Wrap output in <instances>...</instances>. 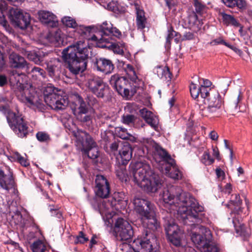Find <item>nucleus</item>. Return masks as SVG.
Segmentation results:
<instances>
[{
	"label": "nucleus",
	"instance_id": "obj_35",
	"mask_svg": "<svg viewBox=\"0 0 252 252\" xmlns=\"http://www.w3.org/2000/svg\"><path fill=\"white\" fill-rule=\"evenodd\" d=\"M223 3L227 7L238 8L243 10L246 8L247 3L245 0H221Z\"/></svg>",
	"mask_w": 252,
	"mask_h": 252
},
{
	"label": "nucleus",
	"instance_id": "obj_64",
	"mask_svg": "<svg viewBox=\"0 0 252 252\" xmlns=\"http://www.w3.org/2000/svg\"><path fill=\"white\" fill-rule=\"evenodd\" d=\"M209 137L212 140L217 141L219 135L215 131H211L209 134Z\"/></svg>",
	"mask_w": 252,
	"mask_h": 252
},
{
	"label": "nucleus",
	"instance_id": "obj_30",
	"mask_svg": "<svg viewBox=\"0 0 252 252\" xmlns=\"http://www.w3.org/2000/svg\"><path fill=\"white\" fill-rule=\"evenodd\" d=\"M135 8L136 14V23L137 29L143 30L146 27L147 24V19L145 15V12L140 8L137 4H135Z\"/></svg>",
	"mask_w": 252,
	"mask_h": 252
},
{
	"label": "nucleus",
	"instance_id": "obj_60",
	"mask_svg": "<svg viewBox=\"0 0 252 252\" xmlns=\"http://www.w3.org/2000/svg\"><path fill=\"white\" fill-rule=\"evenodd\" d=\"M37 54H38V58H39V64H40V63L43 61L44 58L46 55H47V54L44 53L42 51H38Z\"/></svg>",
	"mask_w": 252,
	"mask_h": 252
},
{
	"label": "nucleus",
	"instance_id": "obj_62",
	"mask_svg": "<svg viewBox=\"0 0 252 252\" xmlns=\"http://www.w3.org/2000/svg\"><path fill=\"white\" fill-rule=\"evenodd\" d=\"M39 241L34 242L32 245V249L33 252H40L39 246Z\"/></svg>",
	"mask_w": 252,
	"mask_h": 252
},
{
	"label": "nucleus",
	"instance_id": "obj_61",
	"mask_svg": "<svg viewBox=\"0 0 252 252\" xmlns=\"http://www.w3.org/2000/svg\"><path fill=\"white\" fill-rule=\"evenodd\" d=\"M213 156L216 157L218 160H220V157L218 148L217 147H213Z\"/></svg>",
	"mask_w": 252,
	"mask_h": 252
},
{
	"label": "nucleus",
	"instance_id": "obj_5",
	"mask_svg": "<svg viewBox=\"0 0 252 252\" xmlns=\"http://www.w3.org/2000/svg\"><path fill=\"white\" fill-rule=\"evenodd\" d=\"M23 74L16 70H10L9 73V81L11 89L15 93L18 99L29 107L36 105V99L33 96H27L28 90L25 89V85L22 82Z\"/></svg>",
	"mask_w": 252,
	"mask_h": 252
},
{
	"label": "nucleus",
	"instance_id": "obj_38",
	"mask_svg": "<svg viewBox=\"0 0 252 252\" xmlns=\"http://www.w3.org/2000/svg\"><path fill=\"white\" fill-rule=\"evenodd\" d=\"M78 102L79 103V106L77 108L73 110V114L76 117H78V115L85 114L88 113V109L86 104L82 98H79Z\"/></svg>",
	"mask_w": 252,
	"mask_h": 252
},
{
	"label": "nucleus",
	"instance_id": "obj_25",
	"mask_svg": "<svg viewBox=\"0 0 252 252\" xmlns=\"http://www.w3.org/2000/svg\"><path fill=\"white\" fill-rule=\"evenodd\" d=\"M46 69L50 77L59 76L61 73L62 62L58 59H53L46 63Z\"/></svg>",
	"mask_w": 252,
	"mask_h": 252
},
{
	"label": "nucleus",
	"instance_id": "obj_23",
	"mask_svg": "<svg viewBox=\"0 0 252 252\" xmlns=\"http://www.w3.org/2000/svg\"><path fill=\"white\" fill-rule=\"evenodd\" d=\"M163 220L164 227L167 236L180 232L178 225L171 217V213L167 212L166 216L163 218Z\"/></svg>",
	"mask_w": 252,
	"mask_h": 252
},
{
	"label": "nucleus",
	"instance_id": "obj_48",
	"mask_svg": "<svg viewBox=\"0 0 252 252\" xmlns=\"http://www.w3.org/2000/svg\"><path fill=\"white\" fill-rule=\"evenodd\" d=\"M136 117L133 115L126 114L122 117L123 123L126 125H130L134 123Z\"/></svg>",
	"mask_w": 252,
	"mask_h": 252
},
{
	"label": "nucleus",
	"instance_id": "obj_8",
	"mask_svg": "<svg viewBox=\"0 0 252 252\" xmlns=\"http://www.w3.org/2000/svg\"><path fill=\"white\" fill-rule=\"evenodd\" d=\"M57 92V89L52 85L48 84L43 90L44 101L53 109H64L67 105L66 99Z\"/></svg>",
	"mask_w": 252,
	"mask_h": 252
},
{
	"label": "nucleus",
	"instance_id": "obj_29",
	"mask_svg": "<svg viewBox=\"0 0 252 252\" xmlns=\"http://www.w3.org/2000/svg\"><path fill=\"white\" fill-rule=\"evenodd\" d=\"M165 172L167 176L174 180H181L183 177V173L177 167L175 160L174 163L172 165L171 164L165 165Z\"/></svg>",
	"mask_w": 252,
	"mask_h": 252
},
{
	"label": "nucleus",
	"instance_id": "obj_37",
	"mask_svg": "<svg viewBox=\"0 0 252 252\" xmlns=\"http://www.w3.org/2000/svg\"><path fill=\"white\" fill-rule=\"evenodd\" d=\"M116 131L118 136L121 139L128 140L132 142L136 141V138L128 132L127 129L125 128L118 127L117 128Z\"/></svg>",
	"mask_w": 252,
	"mask_h": 252
},
{
	"label": "nucleus",
	"instance_id": "obj_44",
	"mask_svg": "<svg viewBox=\"0 0 252 252\" xmlns=\"http://www.w3.org/2000/svg\"><path fill=\"white\" fill-rule=\"evenodd\" d=\"M177 35V32H176L172 27H170L168 30V34L166 38L165 47L169 48L170 47L171 41L172 39Z\"/></svg>",
	"mask_w": 252,
	"mask_h": 252
},
{
	"label": "nucleus",
	"instance_id": "obj_7",
	"mask_svg": "<svg viewBox=\"0 0 252 252\" xmlns=\"http://www.w3.org/2000/svg\"><path fill=\"white\" fill-rule=\"evenodd\" d=\"M10 127L20 138L26 137L28 134V126L24 117L18 111L14 112L5 106L1 107Z\"/></svg>",
	"mask_w": 252,
	"mask_h": 252
},
{
	"label": "nucleus",
	"instance_id": "obj_42",
	"mask_svg": "<svg viewBox=\"0 0 252 252\" xmlns=\"http://www.w3.org/2000/svg\"><path fill=\"white\" fill-rule=\"evenodd\" d=\"M30 72L32 74V77H35L36 79H44L46 77V72L44 69L39 67H33Z\"/></svg>",
	"mask_w": 252,
	"mask_h": 252
},
{
	"label": "nucleus",
	"instance_id": "obj_19",
	"mask_svg": "<svg viewBox=\"0 0 252 252\" xmlns=\"http://www.w3.org/2000/svg\"><path fill=\"white\" fill-rule=\"evenodd\" d=\"M141 217L144 226L154 231L159 227V223L156 218L154 209Z\"/></svg>",
	"mask_w": 252,
	"mask_h": 252
},
{
	"label": "nucleus",
	"instance_id": "obj_57",
	"mask_svg": "<svg viewBox=\"0 0 252 252\" xmlns=\"http://www.w3.org/2000/svg\"><path fill=\"white\" fill-rule=\"evenodd\" d=\"M8 83L7 77L4 75H0V87H2L6 85Z\"/></svg>",
	"mask_w": 252,
	"mask_h": 252
},
{
	"label": "nucleus",
	"instance_id": "obj_33",
	"mask_svg": "<svg viewBox=\"0 0 252 252\" xmlns=\"http://www.w3.org/2000/svg\"><path fill=\"white\" fill-rule=\"evenodd\" d=\"M242 201L240 199V196L237 194H233L231 195L230 201L227 205L228 208L239 212L241 210V205Z\"/></svg>",
	"mask_w": 252,
	"mask_h": 252
},
{
	"label": "nucleus",
	"instance_id": "obj_59",
	"mask_svg": "<svg viewBox=\"0 0 252 252\" xmlns=\"http://www.w3.org/2000/svg\"><path fill=\"white\" fill-rule=\"evenodd\" d=\"M50 211L52 213L53 216H57L58 218H60L62 217V214L58 209H54L51 207Z\"/></svg>",
	"mask_w": 252,
	"mask_h": 252
},
{
	"label": "nucleus",
	"instance_id": "obj_20",
	"mask_svg": "<svg viewBox=\"0 0 252 252\" xmlns=\"http://www.w3.org/2000/svg\"><path fill=\"white\" fill-rule=\"evenodd\" d=\"M132 150L131 146L127 143L120 146L117 159L123 165H126L132 158Z\"/></svg>",
	"mask_w": 252,
	"mask_h": 252
},
{
	"label": "nucleus",
	"instance_id": "obj_53",
	"mask_svg": "<svg viewBox=\"0 0 252 252\" xmlns=\"http://www.w3.org/2000/svg\"><path fill=\"white\" fill-rule=\"evenodd\" d=\"M37 140L40 142H47L50 140L48 134L43 132H38L36 135Z\"/></svg>",
	"mask_w": 252,
	"mask_h": 252
},
{
	"label": "nucleus",
	"instance_id": "obj_58",
	"mask_svg": "<svg viewBox=\"0 0 252 252\" xmlns=\"http://www.w3.org/2000/svg\"><path fill=\"white\" fill-rule=\"evenodd\" d=\"M194 38V34L191 32H186L183 35L184 40H191Z\"/></svg>",
	"mask_w": 252,
	"mask_h": 252
},
{
	"label": "nucleus",
	"instance_id": "obj_9",
	"mask_svg": "<svg viewBox=\"0 0 252 252\" xmlns=\"http://www.w3.org/2000/svg\"><path fill=\"white\" fill-rule=\"evenodd\" d=\"M124 196V194L122 192H115L112 197H109L107 202L94 198L92 203L94 209L98 210L100 213H109L111 209H119L118 205L123 201Z\"/></svg>",
	"mask_w": 252,
	"mask_h": 252
},
{
	"label": "nucleus",
	"instance_id": "obj_63",
	"mask_svg": "<svg viewBox=\"0 0 252 252\" xmlns=\"http://www.w3.org/2000/svg\"><path fill=\"white\" fill-rule=\"evenodd\" d=\"M119 147V143L115 141L111 144L110 148L112 151L115 152L118 150Z\"/></svg>",
	"mask_w": 252,
	"mask_h": 252
},
{
	"label": "nucleus",
	"instance_id": "obj_47",
	"mask_svg": "<svg viewBox=\"0 0 252 252\" xmlns=\"http://www.w3.org/2000/svg\"><path fill=\"white\" fill-rule=\"evenodd\" d=\"M242 94L241 92L239 91L238 94L234 98H232L230 101V106L233 110H236L238 107V104L242 99Z\"/></svg>",
	"mask_w": 252,
	"mask_h": 252
},
{
	"label": "nucleus",
	"instance_id": "obj_10",
	"mask_svg": "<svg viewBox=\"0 0 252 252\" xmlns=\"http://www.w3.org/2000/svg\"><path fill=\"white\" fill-rule=\"evenodd\" d=\"M109 83L120 94L127 98L132 96L136 93L137 87L134 86L132 88L125 76H120L118 74H114L111 76Z\"/></svg>",
	"mask_w": 252,
	"mask_h": 252
},
{
	"label": "nucleus",
	"instance_id": "obj_4",
	"mask_svg": "<svg viewBox=\"0 0 252 252\" xmlns=\"http://www.w3.org/2000/svg\"><path fill=\"white\" fill-rule=\"evenodd\" d=\"M201 90L202 92L200 97L204 99L205 103L207 104V106L199 105L200 114L204 117L217 116L223 102L220 93L217 90L205 88H202Z\"/></svg>",
	"mask_w": 252,
	"mask_h": 252
},
{
	"label": "nucleus",
	"instance_id": "obj_54",
	"mask_svg": "<svg viewBox=\"0 0 252 252\" xmlns=\"http://www.w3.org/2000/svg\"><path fill=\"white\" fill-rule=\"evenodd\" d=\"M210 44L213 46L216 45L218 44H223L225 46H226L231 49H232V46L231 45H230L228 43H226L224 40H223L221 38H216V39L213 40L210 43Z\"/></svg>",
	"mask_w": 252,
	"mask_h": 252
},
{
	"label": "nucleus",
	"instance_id": "obj_41",
	"mask_svg": "<svg viewBox=\"0 0 252 252\" xmlns=\"http://www.w3.org/2000/svg\"><path fill=\"white\" fill-rule=\"evenodd\" d=\"M141 248L140 252H153L154 249L151 242L149 239L142 240L140 241Z\"/></svg>",
	"mask_w": 252,
	"mask_h": 252
},
{
	"label": "nucleus",
	"instance_id": "obj_1",
	"mask_svg": "<svg viewBox=\"0 0 252 252\" xmlns=\"http://www.w3.org/2000/svg\"><path fill=\"white\" fill-rule=\"evenodd\" d=\"M162 198L166 207L180 214L185 224L190 226H198L204 236L192 232L191 239L201 252H218V248L212 244L210 231L206 227L200 226L204 217V208L189 193L182 191L177 186H171L163 190Z\"/></svg>",
	"mask_w": 252,
	"mask_h": 252
},
{
	"label": "nucleus",
	"instance_id": "obj_26",
	"mask_svg": "<svg viewBox=\"0 0 252 252\" xmlns=\"http://www.w3.org/2000/svg\"><path fill=\"white\" fill-rule=\"evenodd\" d=\"M142 117L152 127L156 129L158 124V119L152 112L147 108H143L140 110Z\"/></svg>",
	"mask_w": 252,
	"mask_h": 252
},
{
	"label": "nucleus",
	"instance_id": "obj_55",
	"mask_svg": "<svg viewBox=\"0 0 252 252\" xmlns=\"http://www.w3.org/2000/svg\"><path fill=\"white\" fill-rule=\"evenodd\" d=\"M76 118L79 121L83 123H88L91 122L92 120V117L91 115L88 114V113L82 115H78V117Z\"/></svg>",
	"mask_w": 252,
	"mask_h": 252
},
{
	"label": "nucleus",
	"instance_id": "obj_15",
	"mask_svg": "<svg viewBox=\"0 0 252 252\" xmlns=\"http://www.w3.org/2000/svg\"><path fill=\"white\" fill-rule=\"evenodd\" d=\"M9 67L12 68L23 69L26 68L28 73H30V64L25 58L15 52H11L8 57Z\"/></svg>",
	"mask_w": 252,
	"mask_h": 252
},
{
	"label": "nucleus",
	"instance_id": "obj_28",
	"mask_svg": "<svg viewBox=\"0 0 252 252\" xmlns=\"http://www.w3.org/2000/svg\"><path fill=\"white\" fill-rule=\"evenodd\" d=\"M185 25L194 32L199 31L202 26L201 22L198 19L197 16L194 13L189 15L187 17L185 20Z\"/></svg>",
	"mask_w": 252,
	"mask_h": 252
},
{
	"label": "nucleus",
	"instance_id": "obj_12",
	"mask_svg": "<svg viewBox=\"0 0 252 252\" xmlns=\"http://www.w3.org/2000/svg\"><path fill=\"white\" fill-rule=\"evenodd\" d=\"M86 85L92 93L100 98L104 97L108 89L102 79L97 76L89 78Z\"/></svg>",
	"mask_w": 252,
	"mask_h": 252
},
{
	"label": "nucleus",
	"instance_id": "obj_3",
	"mask_svg": "<svg viewBox=\"0 0 252 252\" xmlns=\"http://www.w3.org/2000/svg\"><path fill=\"white\" fill-rule=\"evenodd\" d=\"M83 43L82 41H77L62 52V58L67 63V68L75 75L83 72L87 68L89 49L84 47Z\"/></svg>",
	"mask_w": 252,
	"mask_h": 252
},
{
	"label": "nucleus",
	"instance_id": "obj_27",
	"mask_svg": "<svg viewBox=\"0 0 252 252\" xmlns=\"http://www.w3.org/2000/svg\"><path fill=\"white\" fill-rule=\"evenodd\" d=\"M203 83L200 87H197L196 84L191 83L190 85V93L193 98L194 99H198L199 96H201L202 94V88L210 89L209 87L211 85V82L208 79H202Z\"/></svg>",
	"mask_w": 252,
	"mask_h": 252
},
{
	"label": "nucleus",
	"instance_id": "obj_2",
	"mask_svg": "<svg viewBox=\"0 0 252 252\" xmlns=\"http://www.w3.org/2000/svg\"><path fill=\"white\" fill-rule=\"evenodd\" d=\"M129 167L133 181L145 191L155 193L161 188V180L147 162L137 161L130 164Z\"/></svg>",
	"mask_w": 252,
	"mask_h": 252
},
{
	"label": "nucleus",
	"instance_id": "obj_24",
	"mask_svg": "<svg viewBox=\"0 0 252 252\" xmlns=\"http://www.w3.org/2000/svg\"><path fill=\"white\" fill-rule=\"evenodd\" d=\"M39 19L40 21L51 27H56L58 25V19L56 15L52 13L41 10L38 12Z\"/></svg>",
	"mask_w": 252,
	"mask_h": 252
},
{
	"label": "nucleus",
	"instance_id": "obj_31",
	"mask_svg": "<svg viewBox=\"0 0 252 252\" xmlns=\"http://www.w3.org/2000/svg\"><path fill=\"white\" fill-rule=\"evenodd\" d=\"M156 154L159 156L161 159L165 162V165L174 163V159L172 158L168 152L160 146L157 145L155 147Z\"/></svg>",
	"mask_w": 252,
	"mask_h": 252
},
{
	"label": "nucleus",
	"instance_id": "obj_52",
	"mask_svg": "<svg viewBox=\"0 0 252 252\" xmlns=\"http://www.w3.org/2000/svg\"><path fill=\"white\" fill-rule=\"evenodd\" d=\"M88 240V238L86 237L84 233L81 231L79 232V235L77 236L76 240H75V243L84 244L85 242H87Z\"/></svg>",
	"mask_w": 252,
	"mask_h": 252
},
{
	"label": "nucleus",
	"instance_id": "obj_34",
	"mask_svg": "<svg viewBox=\"0 0 252 252\" xmlns=\"http://www.w3.org/2000/svg\"><path fill=\"white\" fill-rule=\"evenodd\" d=\"M30 46H28L26 48L24 47H20L19 51L24 55L26 56L28 59L33 62L35 63L39 64V59L38 58L37 51H32L29 50Z\"/></svg>",
	"mask_w": 252,
	"mask_h": 252
},
{
	"label": "nucleus",
	"instance_id": "obj_43",
	"mask_svg": "<svg viewBox=\"0 0 252 252\" xmlns=\"http://www.w3.org/2000/svg\"><path fill=\"white\" fill-rule=\"evenodd\" d=\"M236 232L238 233L240 235L244 237L245 238H247L250 235V233L248 231L244 224H240L239 226H237L235 224H234Z\"/></svg>",
	"mask_w": 252,
	"mask_h": 252
},
{
	"label": "nucleus",
	"instance_id": "obj_13",
	"mask_svg": "<svg viewBox=\"0 0 252 252\" xmlns=\"http://www.w3.org/2000/svg\"><path fill=\"white\" fill-rule=\"evenodd\" d=\"M94 191L97 197L102 199L109 197L110 192V184L105 176L101 175H96Z\"/></svg>",
	"mask_w": 252,
	"mask_h": 252
},
{
	"label": "nucleus",
	"instance_id": "obj_45",
	"mask_svg": "<svg viewBox=\"0 0 252 252\" xmlns=\"http://www.w3.org/2000/svg\"><path fill=\"white\" fill-rule=\"evenodd\" d=\"M180 232L168 235L169 241L175 246H179L181 245Z\"/></svg>",
	"mask_w": 252,
	"mask_h": 252
},
{
	"label": "nucleus",
	"instance_id": "obj_17",
	"mask_svg": "<svg viewBox=\"0 0 252 252\" xmlns=\"http://www.w3.org/2000/svg\"><path fill=\"white\" fill-rule=\"evenodd\" d=\"M133 203L135 211L141 216L147 214L148 212L154 209V206L151 203L145 198L135 197Z\"/></svg>",
	"mask_w": 252,
	"mask_h": 252
},
{
	"label": "nucleus",
	"instance_id": "obj_49",
	"mask_svg": "<svg viewBox=\"0 0 252 252\" xmlns=\"http://www.w3.org/2000/svg\"><path fill=\"white\" fill-rule=\"evenodd\" d=\"M5 5L6 4L4 1H0V24L3 26H5L6 23V21L2 12L5 8Z\"/></svg>",
	"mask_w": 252,
	"mask_h": 252
},
{
	"label": "nucleus",
	"instance_id": "obj_46",
	"mask_svg": "<svg viewBox=\"0 0 252 252\" xmlns=\"http://www.w3.org/2000/svg\"><path fill=\"white\" fill-rule=\"evenodd\" d=\"M201 162L206 165L212 164L214 162V158L211 157L209 152L208 151H205L201 157Z\"/></svg>",
	"mask_w": 252,
	"mask_h": 252
},
{
	"label": "nucleus",
	"instance_id": "obj_40",
	"mask_svg": "<svg viewBox=\"0 0 252 252\" xmlns=\"http://www.w3.org/2000/svg\"><path fill=\"white\" fill-rule=\"evenodd\" d=\"M106 8L116 14L122 13L124 11L123 7H121L117 1H112L105 6Z\"/></svg>",
	"mask_w": 252,
	"mask_h": 252
},
{
	"label": "nucleus",
	"instance_id": "obj_14",
	"mask_svg": "<svg viewBox=\"0 0 252 252\" xmlns=\"http://www.w3.org/2000/svg\"><path fill=\"white\" fill-rule=\"evenodd\" d=\"M11 20L16 25L21 29H26L30 23V16L29 13H23L18 9L12 8L10 10Z\"/></svg>",
	"mask_w": 252,
	"mask_h": 252
},
{
	"label": "nucleus",
	"instance_id": "obj_6",
	"mask_svg": "<svg viewBox=\"0 0 252 252\" xmlns=\"http://www.w3.org/2000/svg\"><path fill=\"white\" fill-rule=\"evenodd\" d=\"M76 138V145L83 153L91 159L98 158L99 152L97 144L91 136L86 131L77 129L72 132Z\"/></svg>",
	"mask_w": 252,
	"mask_h": 252
},
{
	"label": "nucleus",
	"instance_id": "obj_50",
	"mask_svg": "<svg viewBox=\"0 0 252 252\" xmlns=\"http://www.w3.org/2000/svg\"><path fill=\"white\" fill-rule=\"evenodd\" d=\"M120 248L123 252H140L135 251V250L131 247L130 244L126 243L121 244L120 245Z\"/></svg>",
	"mask_w": 252,
	"mask_h": 252
},
{
	"label": "nucleus",
	"instance_id": "obj_18",
	"mask_svg": "<svg viewBox=\"0 0 252 252\" xmlns=\"http://www.w3.org/2000/svg\"><path fill=\"white\" fill-rule=\"evenodd\" d=\"M94 67L97 71L107 75L113 72L114 69V65L110 60L100 58L96 59L94 62Z\"/></svg>",
	"mask_w": 252,
	"mask_h": 252
},
{
	"label": "nucleus",
	"instance_id": "obj_21",
	"mask_svg": "<svg viewBox=\"0 0 252 252\" xmlns=\"http://www.w3.org/2000/svg\"><path fill=\"white\" fill-rule=\"evenodd\" d=\"M62 22L64 26L67 28L75 29L76 31L80 30L81 32L78 31V32L80 34H86L88 32H90V27L79 26L76 20L70 16L63 17L62 19Z\"/></svg>",
	"mask_w": 252,
	"mask_h": 252
},
{
	"label": "nucleus",
	"instance_id": "obj_56",
	"mask_svg": "<svg viewBox=\"0 0 252 252\" xmlns=\"http://www.w3.org/2000/svg\"><path fill=\"white\" fill-rule=\"evenodd\" d=\"M112 33H111L110 35L116 36L118 38H120L122 36V33L120 31L116 28V27H113L112 31L111 32Z\"/></svg>",
	"mask_w": 252,
	"mask_h": 252
},
{
	"label": "nucleus",
	"instance_id": "obj_39",
	"mask_svg": "<svg viewBox=\"0 0 252 252\" xmlns=\"http://www.w3.org/2000/svg\"><path fill=\"white\" fill-rule=\"evenodd\" d=\"M193 6L196 13L202 15L206 13L208 7L199 0H193Z\"/></svg>",
	"mask_w": 252,
	"mask_h": 252
},
{
	"label": "nucleus",
	"instance_id": "obj_51",
	"mask_svg": "<svg viewBox=\"0 0 252 252\" xmlns=\"http://www.w3.org/2000/svg\"><path fill=\"white\" fill-rule=\"evenodd\" d=\"M15 156L17 160L21 164V165L24 167H28L30 165V163L28 160L25 158L23 157L19 153H16Z\"/></svg>",
	"mask_w": 252,
	"mask_h": 252
},
{
	"label": "nucleus",
	"instance_id": "obj_22",
	"mask_svg": "<svg viewBox=\"0 0 252 252\" xmlns=\"http://www.w3.org/2000/svg\"><path fill=\"white\" fill-rule=\"evenodd\" d=\"M15 181L13 174L10 171L6 174L0 170V188L9 191L10 189L14 188Z\"/></svg>",
	"mask_w": 252,
	"mask_h": 252
},
{
	"label": "nucleus",
	"instance_id": "obj_11",
	"mask_svg": "<svg viewBox=\"0 0 252 252\" xmlns=\"http://www.w3.org/2000/svg\"><path fill=\"white\" fill-rule=\"evenodd\" d=\"M113 234L118 241H127L132 239L134 231L132 226L127 220L119 218L114 223Z\"/></svg>",
	"mask_w": 252,
	"mask_h": 252
},
{
	"label": "nucleus",
	"instance_id": "obj_32",
	"mask_svg": "<svg viewBox=\"0 0 252 252\" xmlns=\"http://www.w3.org/2000/svg\"><path fill=\"white\" fill-rule=\"evenodd\" d=\"M219 15L222 17L223 23L226 26H232L237 27L240 26V23L233 15H229L224 12H220Z\"/></svg>",
	"mask_w": 252,
	"mask_h": 252
},
{
	"label": "nucleus",
	"instance_id": "obj_36",
	"mask_svg": "<svg viewBox=\"0 0 252 252\" xmlns=\"http://www.w3.org/2000/svg\"><path fill=\"white\" fill-rule=\"evenodd\" d=\"M123 70L127 75L129 79L136 83L138 80L134 67L130 64H124Z\"/></svg>",
	"mask_w": 252,
	"mask_h": 252
},
{
	"label": "nucleus",
	"instance_id": "obj_16",
	"mask_svg": "<svg viewBox=\"0 0 252 252\" xmlns=\"http://www.w3.org/2000/svg\"><path fill=\"white\" fill-rule=\"evenodd\" d=\"M113 27L112 24L107 22H103L100 26L99 32L96 34L93 35L91 39L92 41H97L98 43L108 42V38L105 37L110 36L112 32Z\"/></svg>",
	"mask_w": 252,
	"mask_h": 252
}]
</instances>
